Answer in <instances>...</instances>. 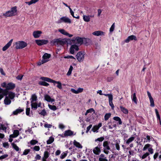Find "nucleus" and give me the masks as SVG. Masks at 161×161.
<instances>
[{"label": "nucleus", "instance_id": "obj_51", "mask_svg": "<svg viewBox=\"0 0 161 161\" xmlns=\"http://www.w3.org/2000/svg\"><path fill=\"white\" fill-rule=\"evenodd\" d=\"M99 129V128L97 126V125H95L93 126V128H92V130L94 132H98L97 130Z\"/></svg>", "mask_w": 161, "mask_h": 161}, {"label": "nucleus", "instance_id": "obj_3", "mask_svg": "<svg viewBox=\"0 0 161 161\" xmlns=\"http://www.w3.org/2000/svg\"><path fill=\"white\" fill-rule=\"evenodd\" d=\"M40 79L43 81L53 83L54 85L55 83L57 84L58 85L57 86V87L59 89H62V84L59 81H56L50 78L45 77H42L40 78Z\"/></svg>", "mask_w": 161, "mask_h": 161}, {"label": "nucleus", "instance_id": "obj_53", "mask_svg": "<svg viewBox=\"0 0 161 161\" xmlns=\"http://www.w3.org/2000/svg\"><path fill=\"white\" fill-rule=\"evenodd\" d=\"M37 142L38 141L35 140H32L30 142V143L31 145H35Z\"/></svg>", "mask_w": 161, "mask_h": 161}, {"label": "nucleus", "instance_id": "obj_49", "mask_svg": "<svg viewBox=\"0 0 161 161\" xmlns=\"http://www.w3.org/2000/svg\"><path fill=\"white\" fill-rule=\"evenodd\" d=\"M8 90H7L6 89L5 90H3V91L2 92L3 94H2L3 95V96L4 95L6 96L8 94V95L9 93H8Z\"/></svg>", "mask_w": 161, "mask_h": 161}, {"label": "nucleus", "instance_id": "obj_39", "mask_svg": "<svg viewBox=\"0 0 161 161\" xmlns=\"http://www.w3.org/2000/svg\"><path fill=\"white\" fill-rule=\"evenodd\" d=\"M12 145L13 148L16 151H18L20 150L19 148L14 143H12Z\"/></svg>", "mask_w": 161, "mask_h": 161}, {"label": "nucleus", "instance_id": "obj_25", "mask_svg": "<svg viewBox=\"0 0 161 161\" xmlns=\"http://www.w3.org/2000/svg\"><path fill=\"white\" fill-rule=\"evenodd\" d=\"M131 98L132 101L136 104H137V99L136 96V93H134L133 94L131 95Z\"/></svg>", "mask_w": 161, "mask_h": 161}, {"label": "nucleus", "instance_id": "obj_8", "mask_svg": "<svg viewBox=\"0 0 161 161\" xmlns=\"http://www.w3.org/2000/svg\"><path fill=\"white\" fill-rule=\"evenodd\" d=\"M71 41L73 43H77L80 45H81L83 43V39L79 37H77L75 39L74 38L71 40Z\"/></svg>", "mask_w": 161, "mask_h": 161}, {"label": "nucleus", "instance_id": "obj_11", "mask_svg": "<svg viewBox=\"0 0 161 161\" xmlns=\"http://www.w3.org/2000/svg\"><path fill=\"white\" fill-rule=\"evenodd\" d=\"M133 40L137 41V39L135 36L132 35L128 36L124 41L125 42L128 43L130 41Z\"/></svg>", "mask_w": 161, "mask_h": 161}, {"label": "nucleus", "instance_id": "obj_5", "mask_svg": "<svg viewBox=\"0 0 161 161\" xmlns=\"http://www.w3.org/2000/svg\"><path fill=\"white\" fill-rule=\"evenodd\" d=\"M15 48L17 49H22L27 46V43L24 41H18L15 43Z\"/></svg>", "mask_w": 161, "mask_h": 161}, {"label": "nucleus", "instance_id": "obj_14", "mask_svg": "<svg viewBox=\"0 0 161 161\" xmlns=\"http://www.w3.org/2000/svg\"><path fill=\"white\" fill-rule=\"evenodd\" d=\"M13 42V39H12L4 46L2 50L3 51H5L7 50L11 45L12 42Z\"/></svg>", "mask_w": 161, "mask_h": 161}, {"label": "nucleus", "instance_id": "obj_29", "mask_svg": "<svg viewBox=\"0 0 161 161\" xmlns=\"http://www.w3.org/2000/svg\"><path fill=\"white\" fill-rule=\"evenodd\" d=\"M11 101L8 98L6 97L4 100V103L5 105H8L10 104Z\"/></svg>", "mask_w": 161, "mask_h": 161}, {"label": "nucleus", "instance_id": "obj_13", "mask_svg": "<svg viewBox=\"0 0 161 161\" xmlns=\"http://www.w3.org/2000/svg\"><path fill=\"white\" fill-rule=\"evenodd\" d=\"M101 145L99 144L96 147L93 149V153L96 155H99L101 152L100 146Z\"/></svg>", "mask_w": 161, "mask_h": 161}, {"label": "nucleus", "instance_id": "obj_7", "mask_svg": "<svg viewBox=\"0 0 161 161\" xmlns=\"http://www.w3.org/2000/svg\"><path fill=\"white\" fill-rule=\"evenodd\" d=\"M109 142L108 141H105L103 143V152L107 154H108L109 153V150L111 149L109 146Z\"/></svg>", "mask_w": 161, "mask_h": 161}, {"label": "nucleus", "instance_id": "obj_34", "mask_svg": "<svg viewBox=\"0 0 161 161\" xmlns=\"http://www.w3.org/2000/svg\"><path fill=\"white\" fill-rule=\"evenodd\" d=\"M129 151V154L128 155V157L130 158L131 156H133L134 155V151L133 150H131V149Z\"/></svg>", "mask_w": 161, "mask_h": 161}, {"label": "nucleus", "instance_id": "obj_56", "mask_svg": "<svg viewBox=\"0 0 161 161\" xmlns=\"http://www.w3.org/2000/svg\"><path fill=\"white\" fill-rule=\"evenodd\" d=\"M115 27L114 23L111 25V27L110 28V32H113L114 30Z\"/></svg>", "mask_w": 161, "mask_h": 161}, {"label": "nucleus", "instance_id": "obj_30", "mask_svg": "<svg viewBox=\"0 0 161 161\" xmlns=\"http://www.w3.org/2000/svg\"><path fill=\"white\" fill-rule=\"evenodd\" d=\"M37 99V97L36 94H33L32 95L31 97V103H33L34 102L36 101Z\"/></svg>", "mask_w": 161, "mask_h": 161}, {"label": "nucleus", "instance_id": "obj_28", "mask_svg": "<svg viewBox=\"0 0 161 161\" xmlns=\"http://www.w3.org/2000/svg\"><path fill=\"white\" fill-rule=\"evenodd\" d=\"M46 81H40L38 83V84L41 86H47L49 85V84L45 82Z\"/></svg>", "mask_w": 161, "mask_h": 161}, {"label": "nucleus", "instance_id": "obj_45", "mask_svg": "<svg viewBox=\"0 0 161 161\" xmlns=\"http://www.w3.org/2000/svg\"><path fill=\"white\" fill-rule=\"evenodd\" d=\"M49 156V153L48 152L46 151L44 152V157L42 158L47 159Z\"/></svg>", "mask_w": 161, "mask_h": 161}, {"label": "nucleus", "instance_id": "obj_61", "mask_svg": "<svg viewBox=\"0 0 161 161\" xmlns=\"http://www.w3.org/2000/svg\"><path fill=\"white\" fill-rule=\"evenodd\" d=\"M44 126L46 128H51L52 126V125L51 124H45L44 125Z\"/></svg>", "mask_w": 161, "mask_h": 161}, {"label": "nucleus", "instance_id": "obj_23", "mask_svg": "<svg viewBox=\"0 0 161 161\" xmlns=\"http://www.w3.org/2000/svg\"><path fill=\"white\" fill-rule=\"evenodd\" d=\"M74 145L78 148L81 149L82 148V146L79 142H77L75 140L73 142Z\"/></svg>", "mask_w": 161, "mask_h": 161}, {"label": "nucleus", "instance_id": "obj_15", "mask_svg": "<svg viewBox=\"0 0 161 161\" xmlns=\"http://www.w3.org/2000/svg\"><path fill=\"white\" fill-rule=\"evenodd\" d=\"M15 87L14 84L10 82L8 83L7 85L6 89L7 90H12L14 89Z\"/></svg>", "mask_w": 161, "mask_h": 161}, {"label": "nucleus", "instance_id": "obj_59", "mask_svg": "<svg viewBox=\"0 0 161 161\" xmlns=\"http://www.w3.org/2000/svg\"><path fill=\"white\" fill-rule=\"evenodd\" d=\"M115 146L116 149L117 150L119 151L120 150V149L119 145V143L118 142H116L115 144Z\"/></svg>", "mask_w": 161, "mask_h": 161}, {"label": "nucleus", "instance_id": "obj_55", "mask_svg": "<svg viewBox=\"0 0 161 161\" xmlns=\"http://www.w3.org/2000/svg\"><path fill=\"white\" fill-rule=\"evenodd\" d=\"M3 146L4 147L8 148L9 147V144L8 142H4L3 143Z\"/></svg>", "mask_w": 161, "mask_h": 161}, {"label": "nucleus", "instance_id": "obj_64", "mask_svg": "<svg viewBox=\"0 0 161 161\" xmlns=\"http://www.w3.org/2000/svg\"><path fill=\"white\" fill-rule=\"evenodd\" d=\"M145 140H146V142H149L150 141V136H149L148 135H147L146 136V138H145Z\"/></svg>", "mask_w": 161, "mask_h": 161}, {"label": "nucleus", "instance_id": "obj_33", "mask_svg": "<svg viewBox=\"0 0 161 161\" xmlns=\"http://www.w3.org/2000/svg\"><path fill=\"white\" fill-rule=\"evenodd\" d=\"M38 104L36 103H31V106L32 109L34 108L36 109L37 108Z\"/></svg>", "mask_w": 161, "mask_h": 161}, {"label": "nucleus", "instance_id": "obj_57", "mask_svg": "<svg viewBox=\"0 0 161 161\" xmlns=\"http://www.w3.org/2000/svg\"><path fill=\"white\" fill-rule=\"evenodd\" d=\"M19 134V131L18 130H14L13 134L16 137H17Z\"/></svg>", "mask_w": 161, "mask_h": 161}, {"label": "nucleus", "instance_id": "obj_12", "mask_svg": "<svg viewBox=\"0 0 161 161\" xmlns=\"http://www.w3.org/2000/svg\"><path fill=\"white\" fill-rule=\"evenodd\" d=\"M48 42V41L45 40H36V43L39 46L46 44Z\"/></svg>", "mask_w": 161, "mask_h": 161}, {"label": "nucleus", "instance_id": "obj_43", "mask_svg": "<svg viewBox=\"0 0 161 161\" xmlns=\"http://www.w3.org/2000/svg\"><path fill=\"white\" fill-rule=\"evenodd\" d=\"M8 97L11 99H13L15 95L14 93L12 92H10L8 93Z\"/></svg>", "mask_w": 161, "mask_h": 161}, {"label": "nucleus", "instance_id": "obj_60", "mask_svg": "<svg viewBox=\"0 0 161 161\" xmlns=\"http://www.w3.org/2000/svg\"><path fill=\"white\" fill-rule=\"evenodd\" d=\"M104 140V138L103 137H101L98 138L95 140V141H98L99 142H102Z\"/></svg>", "mask_w": 161, "mask_h": 161}, {"label": "nucleus", "instance_id": "obj_4", "mask_svg": "<svg viewBox=\"0 0 161 161\" xmlns=\"http://www.w3.org/2000/svg\"><path fill=\"white\" fill-rule=\"evenodd\" d=\"M67 41L65 39H61L60 38L54 39L51 41L50 43L51 45H63L66 43Z\"/></svg>", "mask_w": 161, "mask_h": 161}, {"label": "nucleus", "instance_id": "obj_40", "mask_svg": "<svg viewBox=\"0 0 161 161\" xmlns=\"http://www.w3.org/2000/svg\"><path fill=\"white\" fill-rule=\"evenodd\" d=\"M39 0H31L30 2H26V3L29 5H31L33 3H35L37 2Z\"/></svg>", "mask_w": 161, "mask_h": 161}, {"label": "nucleus", "instance_id": "obj_36", "mask_svg": "<svg viewBox=\"0 0 161 161\" xmlns=\"http://www.w3.org/2000/svg\"><path fill=\"white\" fill-rule=\"evenodd\" d=\"M58 31L62 34L65 36H66L67 34H68V32L64 29H59Z\"/></svg>", "mask_w": 161, "mask_h": 161}, {"label": "nucleus", "instance_id": "obj_37", "mask_svg": "<svg viewBox=\"0 0 161 161\" xmlns=\"http://www.w3.org/2000/svg\"><path fill=\"white\" fill-rule=\"evenodd\" d=\"M113 97L110 99H109V103L110 106L111 107L112 109H113L114 108V106L113 103Z\"/></svg>", "mask_w": 161, "mask_h": 161}, {"label": "nucleus", "instance_id": "obj_42", "mask_svg": "<svg viewBox=\"0 0 161 161\" xmlns=\"http://www.w3.org/2000/svg\"><path fill=\"white\" fill-rule=\"evenodd\" d=\"M48 106L50 109L53 111H55L57 109V108L55 105H52L50 104H48Z\"/></svg>", "mask_w": 161, "mask_h": 161}, {"label": "nucleus", "instance_id": "obj_35", "mask_svg": "<svg viewBox=\"0 0 161 161\" xmlns=\"http://www.w3.org/2000/svg\"><path fill=\"white\" fill-rule=\"evenodd\" d=\"M83 19L85 21L88 22L90 21V17L89 16L84 15Z\"/></svg>", "mask_w": 161, "mask_h": 161}, {"label": "nucleus", "instance_id": "obj_2", "mask_svg": "<svg viewBox=\"0 0 161 161\" xmlns=\"http://www.w3.org/2000/svg\"><path fill=\"white\" fill-rule=\"evenodd\" d=\"M17 7L14 6L11 8V9L3 14V15L6 17H10L15 16L17 14Z\"/></svg>", "mask_w": 161, "mask_h": 161}, {"label": "nucleus", "instance_id": "obj_27", "mask_svg": "<svg viewBox=\"0 0 161 161\" xmlns=\"http://www.w3.org/2000/svg\"><path fill=\"white\" fill-rule=\"evenodd\" d=\"M113 119L117 121H118V124L119 125H120L122 124V121H121L120 118L119 117L117 116L114 117L113 118Z\"/></svg>", "mask_w": 161, "mask_h": 161}, {"label": "nucleus", "instance_id": "obj_10", "mask_svg": "<svg viewBox=\"0 0 161 161\" xmlns=\"http://www.w3.org/2000/svg\"><path fill=\"white\" fill-rule=\"evenodd\" d=\"M79 50L78 45L74 44L72 45L70 49V53L71 54H74L75 51H78Z\"/></svg>", "mask_w": 161, "mask_h": 161}, {"label": "nucleus", "instance_id": "obj_22", "mask_svg": "<svg viewBox=\"0 0 161 161\" xmlns=\"http://www.w3.org/2000/svg\"><path fill=\"white\" fill-rule=\"evenodd\" d=\"M51 55L47 53H45L42 56V60L46 61V62L48 61V59L50 57Z\"/></svg>", "mask_w": 161, "mask_h": 161}, {"label": "nucleus", "instance_id": "obj_6", "mask_svg": "<svg viewBox=\"0 0 161 161\" xmlns=\"http://www.w3.org/2000/svg\"><path fill=\"white\" fill-rule=\"evenodd\" d=\"M85 54L84 52L81 51L78 52L75 56L77 60L80 62H83L84 59Z\"/></svg>", "mask_w": 161, "mask_h": 161}, {"label": "nucleus", "instance_id": "obj_50", "mask_svg": "<svg viewBox=\"0 0 161 161\" xmlns=\"http://www.w3.org/2000/svg\"><path fill=\"white\" fill-rule=\"evenodd\" d=\"M33 150L35 151H38L40 150V147L39 146H35L33 148Z\"/></svg>", "mask_w": 161, "mask_h": 161}, {"label": "nucleus", "instance_id": "obj_44", "mask_svg": "<svg viewBox=\"0 0 161 161\" xmlns=\"http://www.w3.org/2000/svg\"><path fill=\"white\" fill-rule=\"evenodd\" d=\"M155 113L156 114V116L157 117V119L159 120V121H160V115L159 114L158 112V110L157 109H155Z\"/></svg>", "mask_w": 161, "mask_h": 161}, {"label": "nucleus", "instance_id": "obj_18", "mask_svg": "<svg viewBox=\"0 0 161 161\" xmlns=\"http://www.w3.org/2000/svg\"><path fill=\"white\" fill-rule=\"evenodd\" d=\"M45 100L48 102L52 103L55 101L54 99H52L51 97L48 95L46 94L44 96Z\"/></svg>", "mask_w": 161, "mask_h": 161}, {"label": "nucleus", "instance_id": "obj_32", "mask_svg": "<svg viewBox=\"0 0 161 161\" xmlns=\"http://www.w3.org/2000/svg\"><path fill=\"white\" fill-rule=\"evenodd\" d=\"M68 152L67 151H65L64 152H63L61 154L60 156V158L63 159L65 158L67 155L68 154Z\"/></svg>", "mask_w": 161, "mask_h": 161}, {"label": "nucleus", "instance_id": "obj_17", "mask_svg": "<svg viewBox=\"0 0 161 161\" xmlns=\"http://www.w3.org/2000/svg\"><path fill=\"white\" fill-rule=\"evenodd\" d=\"M98 160L99 161H108V160L103 154H101L99 156Z\"/></svg>", "mask_w": 161, "mask_h": 161}, {"label": "nucleus", "instance_id": "obj_21", "mask_svg": "<svg viewBox=\"0 0 161 161\" xmlns=\"http://www.w3.org/2000/svg\"><path fill=\"white\" fill-rule=\"evenodd\" d=\"M24 111V108H21L19 107L18 108L16 109L13 112V114L14 115H17L19 113H20Z\"/></svg>", "mask_w": 161, "mask_h": 161}, {"label": "nucleus", "instance_id": "obj_16", "mask_svg": "<svg viewBox=\"0 0 161 161\" xmlns=\"http://www.w3.org/2000/svg\"><path fill=\"white\" fill-rule=\"evenodd\" d=\"M42 32L41 31H36L33 32V35L34 38H37L39 37L40 36Z\"/></svg>", "mask_w": 161, "mask_h": 161}, {"label": "nucleus", "instance_id": "obj_54", "mask_svg": "<svg viewBox=\"0 0 161 161\" xmlns=\"http://www.w3.org/2000/svg\"><path fill=\"white\" fill-rule=\"evenodd\" d=\"M158 156H159V153L158 152H156L153 155V159L154 160H156Z\"/></svg>", "mask_w": 161, "mask_h": 161}, {"label": "nucleus", "instance_id": "obj_19", "mask_svg": "<svg viewBox=\"0 0 161 161\" xmlns=\"http://www.w3.org/2000/svg\"><path fill=\"white\" fill-rule=\"evenodd\" d=\"M92 34L96 36H104L105 33L102 31H96L92 33Z\"/></svg>", "mask_w": 161, "mask_h": 161}, {"label": "nucleus", "instance_id": "obj_24", "mask_svg": "<svg viewBox=\"0 0 161 161\" xmlns=\"http://www.w3.org/2000/svg\"><path fill=\"white\" fill-rule=\"evenodd\" d=\"M135 139V137L134 136H131L125 142V143L127 145H129L131 142H132Z\"/></svg>", "mask_w": 161, "mask_h": 161}, {"label": "nucleus", "instance_id": "obj_1", "mask_svg": "<svg viewBox=\"0 0 161 161\" xmlns=\"http://www.w3.org/2000/svg\"><path fill=\"white\" fill-rule=\"evenodd\" d=\"M147 150L148 152H143L142 153H140L138 154L140 159L141 160H144V161H150L151 158L150 154H152L154 153V150L152 148L151 145L150 144H145L142 149L143 151Z\"/></svg>", "mask_w": 161, "mask_h": 161}, {"label": "nucleus", "instance_id": "obj_9", "mask_svg": "<svg viewBox=\"0 0 161 161\" xmlns=\"http://www.w3.org/2000/svg\"><path fill=\"white\" fill-rule=\"evenodd\" d=\"M62 22L70 24L71 23V19L68 17L66 16H63L58 21L59 23H61Z\"/></svg>", "mask_w": 161, "mask_h": 161}, {"label": "nucleus", "instance_id": "obj_62", "mask_svg": "<svg viewBox=\"0 0 161 161\" xmlns=\"http://www.w3.org/2000/svg\"><path fill=\"white\" fill-rule=\"evenodd\" d=\"M8 156V155L7 154L2 155V156H0V159H4L7 158Z\"/></svg>", "mask_w": 161, "mask_h": 161}, {"label": "nucleus", "instance_id": "obj_46", "mask_svg": "<svg viewBox=\"0 0 161 161\" xmlns=\"http://www.w3.org/2000/svg\"><path fill=\"white\" fill-rule=\"evenodd\" d=\"M30 151L31 150L30 149H25L24 150L23 154L21 155H26L28 154V153L30 152Z\"/></svg>", "mask_w": 161, "mask_h": 161}, {"label": "nucleus", "instance_id": "obj_63", "mask_svg": "<svg viewBox=\"0 0 161 161\" xmlns=\"http://www.w3.org/2000/svg\"><path fill=\"white\" fill-rule=\"evenodd\" d=\"M114 79V77L112 76H109L107 78V81L108 82H110L112 81Z\"/></svg>", "mask_w": 161, "mask_h": 161}, {"label": "nucleus", "instance_id": "obj_58", "mask_svg": "<svg viewBox=\"0 0 161 161\" xmlns=\"http://www.w3.org/2000/svg\"><path fill=\"white\" fill-rule=\"evenodd\" d=\"M30 108H27L26 110V114L27 115L29 116L30 114Z\"/></svg>", "mask_w": 161, "mask_h": 161}, {"label": "nucleus", "instance_id": "obj_38", "mask_svg": "<svg viewBox=\"0 0 161 161\" xmlns=\"http://www.w3.org/2000/svg\"><path fill=\"white\" fill-rule=\"evenodd\" d=\"M111 114L110 113H106L104 115V120H107L111 117Z\"/></svg>", "mask_w": 161, "mask_h": 161}, {"label": "nucleus", "instance_id": "obj_48", "mask_svg": "<svg viewBox=\"0 0 161 161\" xmlns=\"http://www.w3.org/2000/svg\"><path fill=\"white\" fill-rule=\"evenodd\" d=\"M39 114L43 116H45L47 114V112L45 109L42 110L40 113H39Z\"/></svg>", "mask_w": 161, "mask_h": 161}, {"label": "nucleus", "instance_id": "obj_31", "mask_svg": "<svg viewBox=\"0 0 161 161\" xmlns=\"http://www.w3.org/2000/svg\"><path fill=\"white\" fill-rule=\"evenodd\" d=\"M54 141V138L53 137L51 136L49 137V139L47 141V144H50L52 143Z\"/></svg>", "mask_w": 161, "mask_h": 161}, {"label": "nucleus", "instance_id": "obj_41", "mask_svg": "<svg viewBox=\"0 0 161 161\" xmlns=\"http://www.w3.org/2000/svg\"><path fill=\"white\" fill-rule=\"evenodd\" d=\"M73 69V66L72 65H70V66L69 68V70L67 73V75L69 76V75H70L71 74V72Z\"/></svg>", "mask_w": 161, "mask_h": 161}, {"label": "nucleus", "instance_id": "obj_52", "mask_svg": "<svg viewBox=\"0 0 161 161\" xmlns=\"http://www.w3.org/2000/svg\"><path fill=\"white\" fill-rule=\"evenodd\" d=\"M150 102V106L151 107H153L154 106V101L153 98L149 99Z\"/></svg>", "mask_w": 161, "mask_h": 161}, {"label": "nucleus", "instance_id": "obj_26", "mask_svg": "<svg viewBox=\"0 0 161 161\" xmlns=\"http://www.w3.org/2000/svg\"><path fill=\"white\" fill-rule=\"evenodd\" d=\"M120 108L121 110L125 114H127L128 113V111L127 109L122 106H120Z\"/></svg>", "mask_w": 161, "mask_h": 161}, {"label": "nucleus", "instance_id": "obj_47", "mask_svg": "<svg viewBox=\"0 0 161 161\" xmlns=\"http://www.w3.org/2000/svg\"><path fill=\"white\" fill-rule=\"evenodd\" d=\"M0 126L1 127L2 129L5 132H6L7 127L4 125L0 124Z\"/></svg>", "mask_w": 161, "mask_h": 161}, {"label": "nucleus", "instance_id": "obj_20", "mask_svg": "<svg viewBox=\"0 0 161 161\" xmlns=\"http://www.w3.org/2000/svg\"><path fill=\"white\" fill-rule=\"evenodd\" d=\"M73 135V132L69 130H66L64 134V137L66 136H70Z\"/></svg>", "mask_w": 161, "mask_h": 161}]
</instances>
